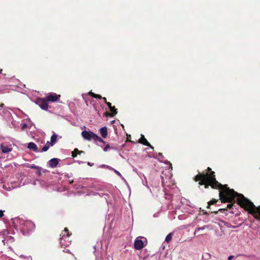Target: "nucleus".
I'll use <instances>...</instances> for the list:
<instances>
[{"label": "nucleus", "instance_id": "nucleus-33", "mask_svg": "<svg viewBox=\"0 0 260 260\" xmlns=\"http://www.w3.org/2000/svg\"><path fill=\"white\" fill-rule=\"evenodd\" d=\"M74 152H75L76 153H77V154H78V152H79V150L77 149V148H75L74 151Z\"/></svg>", "mask_w": 260, "mask_h": 260}, {"label": "nucleus", "instance_id": "nucleus-21", "mask_svg": "<svg viewBox=\"0 0 260 260\" xmlns=\"http://www.w3.org/2000/svg\"><path fill=\"white\" fill-rule=\"evenodd\" d=\"M29 168H30L31 169H40V167L37 166L34 164H32L30 166H29Z\"/></svg>", "mask_w": 260, "mask_h": 260}, {"label": "nucleus", "instance_id": "nucleus-3", "mask_svg": "<svg viewBox=\"0 0 260 260\" xmlns=\"http://www.w3.org/2000/svg\"><path fill=\"white\" fill-rule=\"evenodd\" d=\"M35 224L30 221H26L22 225L21 231L23 235L29 234L35 229Z\"/></svg>", "mask_w": 260, "mask_h": 260}, {"label": "nucleus", "instance_id": "nucleus-25", "mask_svg": "<svg viewBox=\"0 0 260 260\" xmlns=\"http://www.w3.org/2000/svg\"><path fill=\"white\" fill-rule=\"evenodd\" d=\"M110 148V146L109 144H107L104 148V151H107L108 149H109Z\"/></svg>", "mask_w": 260, "mask_h": 260}, {"label": "nucleus", "instance_id": "nucleus-1", "mask_svg": "<svg viewBox=\"0 0 260 260\" xmlns=\"http://www.w3.org/2000/svg\"><path fill=\"white\" fill-rule=\"evenodd\" d=\"M199 185H204L205 188H208L210 186L212 188L219 190V197L222 203H229L227 208L232 209L235 206V198L237 197V203L248 213L252 215L255 219L260 221V206L256 207L249 200L242 194L238 193L233 189H230L228 185L221 184H214V182L206 179L201 180Z\"/></svg>", "mask_w": 260, "mask_h": 260}, {"label": "nucleus", "instance_id": "nucleus-13", "mask_svg": "<svg viewBox=\"0 0 260 260\" xmlns=\"http://www.w3.org/2000/svg\"><path fill=\"white\" fill-rule=\"evenodd\" d=\"M58 161H59V159L56 158H54L51 159L49 161V166L52 168L56 167L58 164V162H59Z\"/></svg>", "mask_w": 260, "mask_h": 260}, {"label": "nucleus", "instance_id": "nucleus-43", "mask_svg": "<svg viewBox=\"0 0 260 260\" xmlns=\"http://www.w3.org/2000/svg\"><path fill=\"white\" fill-rule=\"evenodd\" d=\"M25 126H26V124H24V127H25Z\"/></svg>", "mask_w": 260, "mask_h": 260}, {"label": "nucleus", "instance_id": "nucleus-26", "mask_svg": "<svg viewBox=\"0 0 260 260\" xmlns=\"http://www.w3.org/2000/svg\"><path fill=\"white\" fill-rule=\"evenodd\" d=\"M45 145L48 146L49 148L50 146H53V144L51 143V142L47 141L45 144Z\"/></svg>", "mask_w": 260, "mask_h": 260}, {"label": "nucleus", "instance_id": "nucleus-31", "mask_svg": "<svg viewBox=\"0 0 260 260\" xmlns=\"http://www.w3.org/2000/svg\"><path fill=\"white\" fill-rule=\"evenodd\" d=\"M106 105L108 106V107L110 108L112 107L111 104L110 102H106Z\"/></svg>", "mask_w": 260, "mask_h": 260}, {"label": "nucleus", "instance_id": "nucleus-4", "mask_svg": "<svg viewBox=\"0 0 260 260\" xmlns=\"http://www.w3.org/2000/svg\"><path fill=\"white\" fill-rule=\"evenodd\" d=\"M48 101L46 98H38L37 100L36 103L43 110H46L48 109Z\"/></svg>", "mask_w": 260, "mask_h": 260}, {"label": "nucleus", "instance_id": "nucleus-42", "mask_svg": "<svg viewBox=\"0 0 260 260\" xmlns=\"http://www.w3.org/2000/svg\"><path fill=\"white\" fill-rule=\"evenodd\" d=\"M161 179H162V182L163 183L164 181H163V177H161Z\"/></svg>", "mask_w": 260, "mask_h": 260}, {"label": "nucleus", "instance_id": "nucleus-20", "mask_svg": "<svg viewBox=\"0 0 260 260\" xmlns=\"http://www.w3.org/2000/svg\"><path fill=\"white\" fill-rule=\"evenodd\" d=\"M172 236H173L172 233L169 234L166 237L165 241L167 242V243H169L171 240V239L172 238Z\"/></svg>", "mask_w": 260, "mask_h": 260}, {"label": "nucleus", "instance_id": "nucleus-16", "mask_svg": "<svg viewBox=\"0 0 260 260\" xmlns=\"http://www.w3.org/2000/svg\"><path fill=\"white\" fill-rule=\"evenodd\" d=\"M57 141V135L54 134L53 135L51 136V139H50V142L51 143L53 144L54 145Z\"/></svg>", "mask_w": 260, "mask_h": 260}, {"label": "nucleus", "instance_id": "nucleus-11", "mask_svg": "<svg viewBox=\"0 0 260 260\" xmlns=\"http://www.w3.org/2000/svg\"><path fill=\"white\" fill-rule=\"evenodd\" d=\"M1 149L2 150V151L4 153H8L9 152H11L12 150V148L11 147V145H5L4 144L1 145Z\"/></svg>", "mask_w": 260, "mask_h": 260}, {"label": "nucleus", "instance_id": "nucleus-27", "mask_svg": "<svg viewBox=\"0 0 260 260\" xmlns=\"http://www.w3.org/2000/svg\"><path fill=\"white\" fill-rule=\"evenodd\" d=\"M77 155V154L73 151L72 152V156L74 158V157H76Z\"/></svg>", "mask_w": 260, "mask_h": 260}, {"label": "nucleus", "instance_id": "nucleus-35", "mask_svg": "<svg viewBox=\"0 0 260 260\" xmlns=\"http://www.w3.org/2000/svg\"><path fill=\"white\" fill-rule=\"evenodd\" d=\"M102 99H103V100H104V101L105 102V103H106V102H108L107 101V99H106V98H105V97H102Z\"/></svg>", "mask_w": 260, "mask_h": 260}, {"label": "nucleus", "instance_id": "nucleus-38", "mask_svg": "<svg viewBox=\"0 0 260 260\" xmlns=\"http://www.w3.org/2000/svg\"><path fill=\"white\" fill-rule=\"evenodd\" d=\"M73 182H74L73 180L69 181L70 184H72V183H73Z\"/></svg>", "mask_w": 260, "mask_h": 260}, {"label": "nucleus", "instance_id": "nucleus-2", "mask_svg": "<svg viewBox=\"0 0 260 260\" xmlns=\"http://www.w3.org/2000/svg\"><path fill=\"white\" fill-rule=\"evenodd\" d=\"M81 135L85 140L88 141H90L92 139L95 142L99 141L102 143H105L102 139L91 131H84L82 132Z\"/></svg>", "mask_w": 260, "mask_h": 260}, {"label": "nucleus", "instance_id": "nucleus-15", "mask_svg": "<svg viewBox=\"0 0 260 260\" xmlns=\"http://www.w3.org/2000/svg\"><path fill=\"white\" fill-rule=\"evenodd\" d=\"M100 132L103 138H106L108 135L107 128L106 126H104L100 129Z\"/></svg>", "mask_w": 260, "mask_h": 260}, {"label": "nucleus", "instance_id": "nucleus-8", "mask_svg": "<svg viewBox=\"0 0 260 260\" xmlns=\"http://www.w3.org/2000/svg\"><path fill=\"white\" fill-rule=\"evenodd\" d=\"M134 247L137 250H140L144 247V243L142 240L137 238L134 242Z\"/></svg>", "mask_w": 260, "mask_h": 260}, {"label": "nucleus", "instance_id": "nucleus-28", "mask_svg": "<svg viewBox=\"0 0 260 260\" xmlns=\"http://www.w3.org/2000/svg\"><path fill=\"white\" fill-rule=\"evenodd\" d=\"M113 170H114V172H115L116 174H117L118 176H121V174H120V173L118 171H117V170H115V169H113Z\"/></svg>", "mask_w": 260, "mask_h": 260}, {"label": "nucleus", "instance_id": "nucleus-40", "mask_svg": "<svg viewBox=\"0 0 260 260\" xmlns=\"http://www.w3.org/2000/svg\"><path fill=\"white\" fill-rule=\"evenodd\" d=\"M88 165H89V166H92V165H91V163H90V162H88Z\"/></svg>", "mask_w": 260, "mask_h": 260}, {"label": "nucleus", "instance_id": "nucleus-24", "mask_svg": "<svg viewBox=\"0 0 260 260\" xmlns=\"http://www.w3.org/2000/svg\"><path fill=\"white\" fill-rule=\"evenodd\" d=\"M64 234L63 235H65L66 234H67V235H66V236L69 237V236L70 235V233H69V230L67 228H64Z\"/></svg>", "mask_w": 260, "mask_h": 260}, {"label": "nucleus", "instance_id": "nucleus-6", "mask_svg": "<svg viewBox=\"0 0 260 260\" xmlns=\"http://www.w3.org/2000/svg\"><path fill=\"white\" fill-rule=\"evenodd\" d=\"M60 244L61 247H63L69 246L71 244V241L69 240V236L62 235V237L60 238Z\"/></svg>", "mask_w": 260, "mask_h": 260}, {"label": "nucleus", "instance_id": "nucleus-36", "mask_svg": "<svg viewBox=\"0 0 260 260\" xmlns=\"http://www.w3.org/2000/svg\"><path fill=\"white\" fill-rule=\"evenodd\" d=\"M85 153L84 151H80L79 150V152H78V154H81V153Z\"/></svg>", "mask_w": 260, "mask_h": 260}, {"label": "nucleus", "instance_id": "nucleus-37", "mask_svg": "<svg viewBox=\"0 0 260 260\" xmlns=\"http://www.w3.org/2000/svg\"><path fill=\"white\" fill-rule=\"evenodd\" d=\"M4 104H0V107H1V108H3V107H4Z\"/></svg>", "mask_w": 260, "mask_h": 260}, {"label": "nucleus", "instance_id": "nucleus-5", "mask_svg": "<svg viewBox=\"0 0 260 260\" xmlns=\"http://www.w3.org/2000/svg\"><path fill=\"white\" fill-rule=\"evenodd\" d=\"M60 95L59 94H57L55 93H49L45 98L48 102H54L57 101L60 98Z\"/></svg>", "mask_w": 260, "mask_h": 260}, {"label": "nucleus", "instance_id": "nucleus-32", "mask_svg": "<svg viewBox=\"0 0 260 260\" xmlns=\"http://www.w3.org/2000/svg\"><path fill=\"white\" fill-rule=\"evenodd\" d=\"M206 171H207L206 173H209L212 170H211V169L210 167H208L207 169L206 170Z\"/></svg>", "mask_w": 260, "mask_h": 260}, {"label": "nucleus", "instance_id": "nucleus-17", "mask_svg": "<svg viewBox=\"0 0 260 260\" xmlns=\"http://www.w3.org/2000/svg\"><path fill=\"white\" fill-rule=\"evenodd\" d=\"M217 202V200H215L214 199H212L211 201L208 202V206L207 207V208L208 209H210V206L216 204Z\"/></svg>", "mask_w": 260, "mask_h": 260}, {"label": "nucleus", "instance_id": "nucleus-12", "mask_svg": "<svg viewBox=\"0 0 260 260\" xmlns=\"http://www.w3.org/2000/svg\"><path fill=\"white\" fill-rule=\"evenodd\" d=\"M194 180L196 182L201 181V180H203L204 179H206L205 172L203 173H199L198 175H197L193 178Z\"/></svg>", "mask_w": 260, "mask_h": 260}, {"label": "nucleus", "instance_id": "nucleus-23", "mask_svg": "<svg viewBox=\"0 0 260 260\" xmlns=\"http://www.w3.org/2000/svg\"><path fill=\"white\" fill-rule=\"evenodd\" d=\"M49 148L48 147V146L45 145L42 148V152L46 151L48 150Z\"/></svg>", "mask_w": 260, "mask_h": 260}, {"label": "nucleus", "instance_id": "nucleus-18", "mask_svg": "<svg viewBox=\"0 0 260 260\" xmlns=\"http://www.w3.org/2000/svg\"><path fill=\"white\" fill-rule=\"evenodd\" d=\"M208 226H207V225H204V226H202V227H198L195 229L194 235H196L197 233L199 231H200V230H205L206 229H208Z\"/></svg>", "mask_w": 260, "mask_h": 260}, {"label": "nucleus", "instance_id": "nucleus-19", "mask_svg": "<svg viewBox=\"0 0 260 260\" xmlns=\"http://www.w3.org/2000/svg\"><path fill=\"white\" fill-rule=\"evenodd\" d=\"M89 95H91L92 97L95 98V99H102V96L101 95L95 94L91 91L89 92Z\"/></svg>", "mask_w": 260, "mask_h": 260}, {"label": "nucleus", "instance_id": "nucleus-41", "mask_svg": "<svg viewBox=\"0 0 260 260\" xmlns=\"http://www.w3.org/2000/svg\"><path fill=\"white\" fill-rule=\"evenodd\" d=\"M2 69H0V74L2 73Z\"/></svg>", "mask_w": 260, "mask_h": 260}, {"label": "nucleus", "instance_id": "nucleus-44", "mask_svg": "<svg viewBox=\"0 0 260 260\" xmlns=\"http://www.w3.org/2000/svg\"><path fill=\"white\" fill-rule=\"evenodd\" d=\"M25 126H26V124H24V127H25Z\"/></svg>", "mask_w": 260, "mask_h": 260}, {"label": "nucleus", "instance_id": "nucleus-30", "mask_svg": "<svg viewBox=\"0 0 260 260\" xmlns=\"http://www.w3.org/2000/svg\"><path fill=\"white\" fill-rule=\"evenodd\" d=\"M224 211H227V209L226 208H223V209H219L218 210V211L221 212H222Z\"/></svg>", "mask_w": 260, "mask_h": 260}, {"label": "nucleus", "instance_id": "nucleus-7", "mask_svg": "<svg viewBox=\"0 0 260 260\" xmlns=\"http://www.w3.org/2000/svg\"><path fill=\"white\" fill-rule=\"evenodd\" d=\"M206 179H209L210 181L214 182V184H220L216 179L215 172L211 171L209 173H205Z\"/></svg>", "mask_w": 260, "mask_h": 260}, {"label": "nucleus", "instance_id": "nucleus-29", "mask_svg": "<svg viewBox=\"0 0 260 260\" xmlns=\"http://www.w3.org/2000/svg\"><path fill=\"white\" fill-rule=\"evenodd\" d=\"M5 212V211H2L1 210H0V218L1 217H2L3 216H4V212Z\"/></svg>", "mask_w": 260, "mask_h": 260}, {"label": "nucleus", "instance_id": "nucleus-10", "mask_svg": "<svg viewBox=\"0 0 260 260\" xmlns=\"http://www.w3.org/2000/svg\"><path fill=\"white\" fill-rule=\"evenodd\" d=\"M109 109L111 113L105 112L104 115L107 117H114L117 113V109L115 108V106H112Z\"/></svg>", "mask_w": 260, "mask_h": 260}, {"label": "nucleus", "instance_id": "nucleus-34", "mask_svg": "<svg viewBox=\"0 0 260 260\" xmlns=\"http://www.w3.org/2000/svg\"><path fill=\"white\" fill-rule=\"evenodd\" d=\"M233 255H230L228 257V260H232L234 258Z\"/></svg>", "mask_w": 260, "mask_h": 260}, {"label": "nucleus", "instance_id": "nucleus-22", "mask_svg": "<svg viewBox=\"0 0 260 260\" xmlns=\"http://www.w3.org/2000/svg\"><path fill=\"white\" fill-rule=\"evenodd\" d=\"M37 174L39 176H40L41 175H42V168L40 167V169H37Z\"/></svg>", "mask_w": 260, "mask_h": 260}, {"label": "nucleus", "instance_id": "nucleus-39", "mask_svg": "<svg viewBox=\"0 0 260 260\" xmlns=\"http://www.w3.org/2000/svg\"><path fill=\"white\" fill-rule=\"evenodd\" d=\"M211 213H217V211H211Z\"/></svg>", "mask_w": 260, "mask_h": 260}, {"label": "nucleus", "instance_id": "nucleus-14", "mask_svg": "<svg viewBox=\"0 0 260 260\" xmlns=\"http://www.w3.org/2000/svg\"><path fill=\"white\" fill-rule=\"evenodd\" d=\"M27 148L34 151L37 152L39 151L38 148L36 144L33 142H30L28 144Z\"/></svg>", "mask_w": 260, "mask_h": 260}, {"label": "nucleus", "instance_id": "nucleus-9", "mask_svg": "<svg viewBox=\"0 0 260 260\" xmlns=\"http://www.w3.org/2000/svg\"><path fill=\"white\" fill-rule=\"evenodd\" d=\"M138 142L145 146H148L152 149H154V147L147 141L144 136L143 135H141V138L139 140Z\"/></svg>", "mask_w": 260, "mask_h": 260}]
</instances>
